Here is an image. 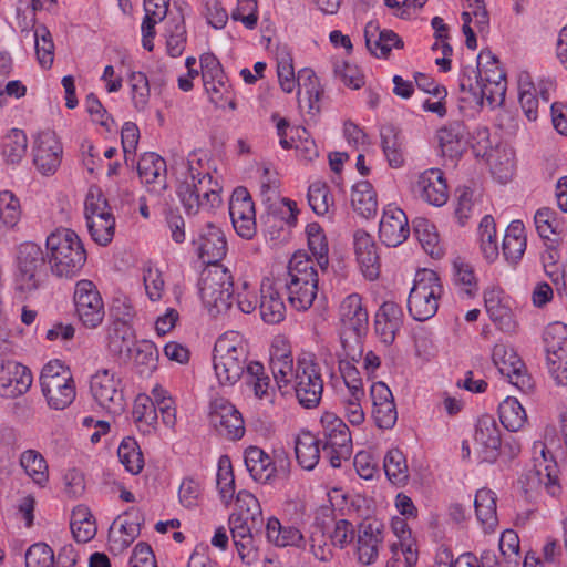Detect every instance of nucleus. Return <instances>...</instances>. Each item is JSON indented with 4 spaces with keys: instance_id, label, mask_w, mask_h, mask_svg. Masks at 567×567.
Listing matches in <instances>:
<instances>
[{
    "instance_id": "1",
    "label": "nucleus",
    "mask_w": 567,
    "mask_h": 567,
    "mask_svg": "<svg viewBox=\"0 0 567 567\" xmlns=\"http://www.w3.org/2000/svg\"><path fill=\"white\" fill-rule=\"evenodd\" d=\"M237 511L229 517V528L234 545L241 561L252 565L259 554L255 535L260 533L264 518L258 499L247 491H240L236 497Z\"/></svg>"
},
{
    "instance_id": "2",
    "label": "nucleus",
    "mask_w": 567,
    "mask_h": 567,
    "mask_svg": "<svg viewBox=\"0 0 567 567\" xmlns=\"http://www.w3.org/2000/svg\"><path fill=\"white\" fill-rule=\"evenodd\" d=\"M287 292L289 305L298 310H308L318 292V272L315 262L305 252H296L288 262L287 272L277 279Z\"/></svg>"
},
{
    "instance_id": "3",
    "label": "nucleus",
    "mask_w": 567,
    "mask_h": 567,
    "mask_svg": "<svg viewBox=\"0 0 567 567\" xmlns=\"http://www.w3.org/2000/svg\"><path fill=\"white\" fill-rule=\"evenodd\" d=\"M248 346L237 331H227L215 342L213 365L215 375L223 386H231L247 375Z\"/></svg>"
},
{
    "instance_id": "4",
    "label": "nucleus",
    "mask_w": 567,
    "mask_h": 567,
    "mask_svg": "<svg viewBox=\"0 0 567 567\" xmlns=\"http://www.w3.org/2000/svg\"><path fill=\"white\" fill-rule=\"evenodd\" d=\"M49 265L58 277L75 276L86 261V251L75 231L60 228L47 238Z\"/></svg>"
},
{
    "instance_id": "5",
    "label": "nucleus",
    "mask_w": 567,
    "mask_h": 567,
    "mask_svg": "<svg viewBox=\"0 0 567 567\" xmlns=\"http://www.w3.org/2000/svg\"><path fill=\"white\" fill-rule=\"evenodd\" d=\"M341 343L346 355L353 361L363 358L362 338L369 329V315L359 293L347 296L339 306Z\"/></svg>"
},
{
    "instance_id": "6",
    "label": "nucleus",
    "mask_w": 567,
    "mask_h": 567,
    "mask_svg": "<svg viewBox=\"0 0 567 567\" xmlns=\"http://www.w3.org/2000/svg\"><path fill=\"white\" fill-rule=\"evenodd\" d=\"M442 295L443 287L436 272L430 269L419 270L408 297L410 316L417 321L431 319L437 312Z\"/></svg>"
},
{
    "instance_id": "7",
    "label": "nucleus",
    "mask_w": 567,
    "mask_h": 567,
    "mask_svg": "<svg viewBox=\"0 0 567 567\" xmlns=\"http://www.w3.org/2000/svg\"><path fill=\"white\" fill-rule=\"evenodd\" d=\"M234 292L233 276L223 266L215 265L206 270L199 281L200 299L213 317L225 313L231 308Z\"/></svg>"
},
{
    "instance_id": "8",
    "label": "nucleus",
    "mask_w": 567,
    "mask_h": 567,
    "mask_svg": "<svg viewBox=\"0 0 567 567\" xmlns=\"http://www.w3.org/2000/svg\"><path fill=\"white\" fill-rule=\"evenodd\" d=\"M320 443L324 457L334 468L341 466L343 460H348L352 453V439L347 424L332 412H324L320 419Z\"/></svg>"
},
{
    "instance_id": "9",
    "label": "nucleus",
    "mask_w": 567,
    "mask_h": 567,
    "mask_svg": "<svg viewBox=\"0 0 567 567\" xmlns=\"http://www.w3.org/2000/svg\"><path fill=\"white\" fill-rule=\"evenodd\" d=\"M40 382L48 404L55 410L65 409L75 399L72 373L59 360L50 361L43 367Z\"/></svg>"
},
{
    "instance_id": "10",
    "label": "nucleus",
    "mask_w": 567,
    "mask_h": 567,
    "mask_svg": "<svg viewBox=\"0 0 567 567\" xmlns=\"http://www.w3.org/2000/svg\"><path fill=\"white\" fill-rule=\"evenodd\" d=\"M84 216L91 238L101 246H107L114 237L115 218L100 188L89 189L84 202Z\"/></svg>"
},
{
    "instance_id": "11",
    "label": "nucleus",
    "mask_w": 567,
    "mask_h": 567,
    "mask_svg": "<svg viewBox=\"0 0 567 567\" xmlns=\"http://www.w3.org/2000/svg\"><path fill=\"white\" fill-rule=\"evenodd\" d=\"M178 197L189 215H195L199 209H210L220 203L218 184L208 173L192 174L190 179L182 182L177 189Z\"/></svg>"
},
{
    "instance_id": "12",
    "label": "nucleus",
    "mask_w": 567,
    "mask_h": 567,
    "mask_svg": "<svg viewBox=\"0 0 567 567\" xmlns=\"http://www.w3.org/2000/svg\"><path fill=\"white\" fill-rule=\"evenodd\" d=\"M17 289L30 293L39 289L47 277L45 259L41 247L27 241L19 246L17 255Z\"/></svg>"
},
{
    "instance_id": "13",
    "label": "nucleus",
    "mask_w": 567,
    "mask_h": 567,
    "mask_svg": "<svg viewBox=\"0 0 567 567\" xmlns=\"http://www.w3.org/2000/svg\"><path fill=\"white\" fill-rule=\"evenodd\" d=\"M292 381L300 404L306 408L317 406L322 395L323 381L318 364L310 355L298 359Z\"/></svg>"
},
{
    "instance_id": "14",
    "label": "nucleus",
    "mask_w": 567,
    "mask_h": 567,
    "mask_svg": "<svg viewBox=\"0 0 567 567\" xmlns=\"http://www.w3.org/2000/svg\"><path fill=\"white\" fill-rule=\"evenodd\" d=\"M549 373L559 385H567V324H549L543 336Z\"/></svg>"
},
{
    "instance_id": "15",
    "label": "nucleus",
    "mask_w": 567,
    "mask_h": 567,
    "mask_svg": "<svg viewBox=\"0 0 567 567\" xmlns=\"http://www.w3.org/2000/svg\"><path fill=\"white\" fill-rule=\"evenodd\" d=\"M75 313L85 328L95 329L105 316L100 291L91 280H80L74 288Z\"/></svg>"
},
{
    "instance_id": "16",
    "label": "nucleus",
    "mask_w": 567,
    "mask_h": 567,
    "mask_svg": "<svg viewBox=\"0 0 567 567\" xmlns=\"http://www.w3.org/2000/svg\"><path fill=\"white\" fill-rule=\"evenodd\" d=\"M90 391L100 406L111 413H120L124 409V395L121 379L110 369L96 371L90 381Z\"/></svg>"
},
{
    "instance_id": "17",
    "label": "nucleus",
    "mask_w": 567,
    "mask_h": 567,
    "mask_svg": "<svg viewBox=\"0 0 567 567\" xmlns=\"http://www.w3.org/2000/svg\"><path fill=\"white\" fill-rule=\"evenodd\" d=\"M385 525L377 518H367L358 525L355 554L362 565L377 561L383 548Z\"/></svg>"
},
{
    "instance_id": "18",
    "label": "nucleus",
    "mask_w": 567,
    "mask_h": 567,
    "mask_svg": "<svg viewBox=\"0 0 567 567\" xmlns=\"http://www.w3.org/2000/svg\"><path fill=\"white\" fill-rule=\"evenodd\" d=\"M209 409V422L220 436L234 441L244 435V419L228 400L217 398L210 402Z\"/></svg>"
},
{
    "instance_id": "19",
    "label": "nucleus",
    "mask_w": 567,
    "mask_h": 567,
    "mask_svg": "<svg viewBox=\"0 0 567 567\" xmlns=\"http://www.w3.org/2000/svg\"><path fill=\"white\" fill-rule=\"evenodd\" d=\"M492 359L499 373L524 392L534 388L533 380L526 371L524 362L515 350L505 344H496L493 349Z\"/></svg>"
},
{
    "instance_id": "20",
    "label": "nucleus",
    "mask_w": 567,
    "mask_h": 567,
    "mask_svg": "<svg viewBox=\"0 0 567 567\" xmlns=\"http://www.w3.org/2000/svg\"><path fill=\"white\" fill-rule=\"evenodd\" d=\"M476 74L487 89L488 105L491 107L501 105L506 93L505 73L499 68L496 56L489 51L480 53Z\"/></svg>"
},
{
    "instance_id": "21",
    "label": "nucleus",
    "mask_w": 567,
    "mask_h": 567,
    "mask_svg": "<svg viewBox=\"0 0 567 567\" xmlns=\"http://www.w3.org/2000/svg\"><path fill=\"white\" fill-rule=\"evenodd\" d=\"M229 214L237 234L243 238H251L256 233L255 204L245 187H237L229 202Z\"/></svg>"
},
{
    "instance_id": "22",
    "label": "nucleus",
    "mask_w": 567,
    "mask_h": 567,
    "mask_svg": "<svg viewBox=\"0 0 567 567\" xmlns=\"http://www.w3.org/2000/svg\"><path fill=\"white\" fill-rule=\"evenodd\" d=\"M63 147L56 134L47 130L38 134L33 147V163L45 176L53 175L61 164Z\"/></svg>"
},
{
    "instance_id": "23",
    "label": "nucleus",
    "mask_w": 567,
    "mask_h": 567,
    "mask_svg": "<svg viewBox=\"0 0 567 567\" xmlns=\"http://www.w3.org/2000/svg\"><path fill=\"white\" fill-rule=\"evenodd\" d=\"M412 192L435 207L443 206L449 199L446 178L439 168H429L420 173L412 184Z\"/></svg>"
},
{
    "instance_id": "24",
    "label": "nucleus",
    "mask_w": 567,
    "mask_h": 567,
    "mask_svg": "<svg viewBox=\"0 0 567 567\" xmlns=\"http://www.w3.org/2000/svg\"><path fill=\"white\" fill-rule=\"evenodd\" d=\"M410 234L405 213L393 205H388L379 225V238L388 247H398Z\"/></svg>"
},
{
    "instance_id": "25",
    "label": "nucleus",
    "mask_w": 567,
    "mask_h": 567,
    "mask_svg": "<svg viewBox=\"0 0 567 567\" xmlns=\"http://www.w3.org/2000/svg\"><path fill=\"white\" fill-rule=\"evenodd\" d=\"M194 245L197 248L199 259L207 265L217 264L227 252V241L223 230L210 223L206 225L199 237L194 240Z\"/></svg>"
},
{
    "instance_id": "26",
    "label": "nucleus",
    "mask_w": 567,
    "mask_h": 567,
    "mask_svg": "<svg viewBox=\"0 0 567 567\" xmlns=\"http://www.w3.org/2000/svg\"><path fill=\"white\" fill-rule=\"evenodd\" d=\"M534 468L545 472L546 493L551 497L561 494V485L559 483V468L557 462L550 452L546 442L536 441L533 444Z\"/></svg>"
},
{
    "instance_id": "27",
    "label": "nucleus",
    "mask_w": 567,
    "mask_h": 567,
    "mask_svg": "<svg viewBox=\"0 0 567 567\" xmlns=\"http://www.w3.org/2000/svg\"><path fill=\"white\" fill-rule=\"evenodd\" d=\"M280 289L277 280L266 278L261 281L259 310L262 320L267 323H279L285 319L286 305Z\"/></svg>"
},
{
    "instance_id": "28",
    "label": "nucleus",
    "mask_w": 567,
    "mask_h": 567,
    "mask_svg": "<svg viewBox=\"0 0 567 567\" xmlns=\"http://www.w3.org/2000/svg\"><path fill=\"white\" fill-rule=\"evenodd\" d=\"M141 181L151 192L162 193L166 189V162L156 153H145L137 163Z\"/></svg>"
},
{
    "instance_id": "29",
    "label": "nucleus",
    "mask_w": 567,
    "mask_h": 567,
    "mask_svg": "<svg viewBox=\"0 0 567 567\" xmlns=\"http://www.w3.org/2000/svg\"><path fill=\"white\" fill-rule=\"evenodd\" d=\"M354 254L365 278L373 280L379 276L380 258L375 243L370 234L359 229L353 235Z\"/></svg>"
},
{
    "instance_id": "30",
    "label": "nucleus",
    "mask_w": 567,
    "mask_h": 567,
    "mask_svg": "<svg viewBox=\"0 0 567 567\" xmlns=\"http://www.w3.org/2000/svg\"><path fill=\"white\" fill-rule=\"evenodd\" d=\"M270 369L279 389L292 382L296 368H293L291 351L284 340H278L271 346Z\"/></svg>"
},
{
    "instance_id": "31",
    "label": "nucleus",
    "mask_w": 567,
    "mask_h": 567,
    "mask_svg": "<svg viewBox=\"0 0 567 567\" xmlns=\"http://www.w3.org/2000/svg\"><path fill=\"white\" fill-rule=\"evenodd\" d=\"M364 39L368 50L378 58H385L393 48L403 47V41L395 32L386 29L381 30L375 21L367 23Z\"/></svg>"
},
{
    "instance_id": "32",
    "label": "nucleus",
    "mask_w": 567,
    "mask_h": 567,
    "mask_svg": "<svg viewBox=\"0 0 567 567\" xmlns=\"http://www.w3.org/2000/svg\"><path fill=\"white\" fill-rule=\"evenodd\" d=\"M32 384V374L30 370L16 362L8 361L0 369V385L6 389V394L19 396L25 393Z\"/></svg>"
},
{
    "instance_id": "33",
    "label": "nucleus",
    "mask_w": 567,
    "mask_h": 567,
    "mask_svg": "<svg viewBox=\"0 0 567 567\" xmlns=\"http://www.w3.org/2000/svg\"><path fill=\"white\" fill-rule=\"evenodd\" d=\"M474 440L485 454L483 457L485 461H492L496 457L502 437L496 420L492 415L486 414L478 419Z\"/></svg>"
},
{
    "instance_id": "34",
    "label": "nucleus",
    "mask_w": 567,
    "mask_h": 567,
    "mask_svg": "<svg viewBox=\"0 0 567 567\" xmlns=\"http://www.w3.org/2000/svg\"><path fill=\"white\" fill-rule=\"evenodd\" d=\"M465 127L460 122H452L441 127L436 137L442 155L451 159L462 156L467 148Z\"/></svg>"
},
{
    "instance_id": "35",
    "label": "nucleus",
    "mask_w": 567,
    "mask_h": 567,
    "mask_svg": "<svg viewBox=\"0 0 567 567\" xmlns=\"http://www.w3.org/2000/svg\"><path fill=\"white\" fill-rule=\"evenodd\" d=\"M527 246L525 226L520 220H513L504 235L502 249L507 262L516 265L523 257Z\"/></svg>"
},
{
    "instance_id": "36",
    "label": "nucleus",
    "mask_w": 567,
    "mask_h": 567,
    "mask_svg": "<svg viewBox=\"0 0 567 567\" xmlns=\"http://www.w3.org/2000/svg\"><path fill=\"white\" fill-rule=\"evenodd\" d=\"M381 147L383 154L393 168L404 164V146L401 132L393 125H383L380 128Z\"/></svg>"
},
{
    "instance_id": "37",
    "label": "nucleus",
    "mask_w": 567,
    "mask_h": 567,
    "mask_svg": "<svg viewBox=\"0 0 567 567\" xmlns=\"http://www.w3.org/2000/svg\"><path fill=\"white\" fill-rule=\"evenodd\" d=\"M246 382L252 388L257 399L267 404L275 403L276 390L271 385L270 378L265 374V368L260 362L250 361L247 367Z\"/></svg>"
},
{
    "instance_id": "38",
    "label": "nucleus",
    "mask_w": 567,
    "mask_h": 567,
    "mask_svg": "<svg viewBox=\"0 0 567 567\" xmlns=\"http://www.w3.org/2000/svg\"><path fill=\"white\" fill-rule=\"evenodd\" d=\"M295 453L302 468L313 470L320 460V440L309 431L301 432L295 442Z\"/></svg>"
},
{
    "instance_id": "39",
    "label": "nucleus",
    "mask_w": 567,
    "mask_h": 567,
    "mask_svg": "<svg viewBox=\"0 0 567 567\" xmlns=\"http://www.w3.org/2000/svg\"><path fill=\"white\" fill-rule=\"evenodd\" d=\"M271 456L258 446L245 450V465L251 477L259 483L271 482Z\"/></svg>"
},
{
    "instance_id": "40",
    "label": "nucleus",
    "mask_w": 567,
    "mask_h": 567,
    "mask_svg": "<svg viewBox=\"0 0 567 567\" xmlns=\"http://www.w3.org/2000/svg\"><path fill=\"white\" fill-rule=\"evenodd\" d=\"M351 204L353 209L367 219L373 217L377 214V193L369 182L362 181L353 186Z\"/></svg>"
},
{
    "instance_id": "41",
    "label": "nucleus",
    "mask_w": 567,
    "mask_h": 567,
    "mask_svg": "<svg viewBox=\"0 0 567 567\" xmlns=\"http://www.w3.org/2000/svg\"><path fill=\"white\" fill-rule=\"evenodd\" d=\"M266 536L269 543L278 547L299 546L303 540V536L298 528L284 526L276 517L268 519Z\"/></svg>"
},
{
    "instance_id": "42",
    "label": "nucleus",
    "mask_w": 567,
    "mask_h": 567,
    "mask_svg": "<svg viewBox=\"0 0 567 567\" xmlns=\"http://www.w3.org/2000/svg\"><path fill=\"white\" fill-rule=\"evenodd\" d=\"M70 526L76 542L86 543L96 534V525L89 507L76 506L71 514Z\"/></svg>"
},
{
    "instance_id": "43",
    "label": "nucleus",
    "mask_w": 567,
    "mask_h": 567,
    "mask_svg": "<svg viewBox=\"0 0 567 567\" xmlns=\"http://www.w3.org/2000/svg\"><path fill=\"white\" fill-rule=\"evenodd\" d=\"M133 339L132 326L110 324L107 328V349L113 355L128 357Z\"/></svg>"
},
{
    "instance_id": "44",
    "label": "nucleus",
    "mask_w": 567,
    "mask_h": 567,
    "mask_svg": "<svg viewBox=\"0 0 567 567\" xmlns=\"http://www.w3.org/2000/svg\"><path fill=\"white\" fill-rule=\"evenodd\" d=\"M158 349L150 340L137 341L133 349V360L140 374L151 375L158 365Z\"/></svg>"
},
{
    "instance_id": "45",
    "label": "nucleus",
    "mask_w": 567,
    "mask_h": 567,
    "mask_svg": "<svg viewBox=\"0 0 567 567\" xmlns=\"http://www.w3.org/2000/svg\"><path fill=\"white\" fill-rule=\"evenodd\" d=\"M499 420L512 432L520 430L527 421L525 409L516 398H506L498 406Z\"/></svg>"
},
{
    "instance_id": "46",
    "label": "nucleus",
    "mask_w": 567,
    "mask_h": 567,
    "mask_svg": "<svg viewBox=\"0 0 567 567\" xmlns=\"http://www.w3.org/2000/svg\"><path fill=\"white\" fill-rule=\"evenodd\" d=\"M478 237L481 251L484 258L488 262H493L497 259L499 251L496 238V225L491 215H486L482 218L478 225Z\"/></svg>"
},
{
    "instance_id": "47",
    "label": "nucleus",
    "mask_w": 567,
    "mask_h": 567,
    "mask_svg": "<svg viewBox=\"0 0 567 567\" xmlns=\"http://www.w3.org/2000/svg\"><path fill=\"white\" fill-rule=\"evenodd\" d=\"M474 506L477 519L488 528L497 524L496 495L488 488H481L476 492Z\"/></svg>"
},
{
    "instance_id": "48",
    "label": "nucleus",
    "mask_w": 567,
    "mask_h": 567,
    "mask_svg": "<svg viewBox=\"0 0 567 567\" xmlns=\"http://www.w3.org/2000/svg\"><path fill=\"white\" fill-rule=\"evenodd\" d=\"M453 281L461 293L467 298H473L478 291V281L474 268L468 262L456 259L453 262Z\"/></svg>"
},
{
    "instance_id": "49",
    "label": "nucleus",
    "mask_w": 567,
    "mask_h": 567,
    "mask_svg": "<svg viewBox=\"0 0 567 567\" xmlns=\"http://www.w3.org/2000/svg\"><path fill=\"white\" fill-rule=\"evenodd\" d=\"M308 247L317 259L319 267L324 270L329 265V246L323 229L318 223H310L306 227Z\"/></svg>"
},
{
    "instance_id": "50",
    "label": "nucleus",
    "mask_w": 567,
    "mask_h": 567,
    "mask_svg": "<svg viewBox=\"0 0 567 567\" xmlns=\"http://www.w3.org/2000/svg\"><path fill=\"white\" fill-rule=\"evenodd\" d=\"M19 198L10 190L0 192V231L14 228L21 218Z\"/></svg>"
},
{
    "instance_id": "51",
    "label": "nucleus",
    "mask_w": 567,
    "mask_h": 567,
    "mask_svg": "<svg viewBox=\"0 0 567 567\" xmlns=\"http://www.w3.org/2000/svg\"><path fill=\"white\" fill-rule=\"evenodd\" d=\"M383 468L386 477L396 485L405 484L409 470L405 456L399 449H391L384 456Z\"/></svg>"
},
{
    "instance_id": "52",
    "label": "nucleus",
    "mask_w": 567,
    "mask_h": 567,
    "mask_svg": "<svg viewBox=\"0 0 567 567\" xmlns=\"http://www.w3.org/2000/svg\"><path fill=\"white\" fill-rule=\"evenodd\" d=\"M28 137L21 130H11L3 138L2 154L8 163L18 164L25 155Z\"/></svg>"
},
{
    "instance_id": "53",
    "label": "nucleus",
    "mask_w": 567,
    "mask_h": 567,
    "mask_svg": "<svg viewBox=\"0 0 567 567\" xmlns=\"http://www.w3.org/2000/svg\"><path fill=\"white\" fill-rule=\"evenodd\" d=\"M20 465L28 476L39 485L48 481V465L44 457L35 450H27L20 456Z\"/></svg>"
},
{
    "instance_id": "54",
    "label": "nucleus",
    "mask_w": 567,
    "mask_h": 567,
    "mask_svg": "<svg viewBox=\"0 0 567 567\" xmlns=\"http://www.w3.org/2000/svg\"><path fill=\"white\" fill-rule=\"evenodd\" d=\"M35 54L43 69H50L54 59V43L49 29L41 24L33 31Z\"/></svg>"
},
{
    "instance_id": "55",
    "label": "nucleus",
    "mask_w": 567,
    "mask_h": 567,
    "mask_svg": "<svg viewBox=\"0 0 567 567\" xmlns=\"http://www.w3.org/2000/svg\"><path fill=\"white\" fill-rule=\"evenodd\" d=\"M561 255L556 239L545 243V249L540 255V261L545 275L553 285L563 277V265H560Z\"/></svg>"
},
{
    "instance_id": "56",
    "label": "nucleus",
    "mask_w": 567,
    "mask_h": 567,
    "mask_svg": "<svg viewBox=\"0 0 567 567\" xmlns=\"http://www.w3.org/2000/svg\"><path fill=\"white\" fill-rule=\"evenodd\" d=\"M216 482L221 501L226 505L229 504L235 495V478L231 462L227 455L220 456L218 461Z\"/></svg>"
},
{
    "instance_id": "57",
    "label": "nucleus",
    "mask_w": 567,
    "mask_h": 567,
    "mask_svg": "<svg viewBox=\"0 0 567 567\" xmlns=\"http://www.w3.org/2000/svg\"><path fill=\"white\" fill-rule=\"evenodd\" d=\"M117 455L121 463L132 474H138L143 466V454L134 439L127 437L118 446Z\"/></svg>"
},
{
    "instance_id": "58",
    "label": "nucleus",
    "mask_w": 567,
    "mask_h": 567,
    "mask_svg": "<svg viewBox=\"0 0 567 567\" xmlns=\"http://www.w3.org/2000/svg\"><path fill=\"white\" fill-rule=\"evenodd\" d=\"M460 91L462 93L461 100L466 103H475L477 105H483L484 101L488 103V93L487 89L477 78L475 73L474 78L471 75H463L460 81Z\"/></svg>"
},
{
    "instance_id": "59",
    "label": "nucleus",
    "mask_w": 567,
    "mask_h": 567,
    "mask_svg": "<svg viewBox=\"0 0 567 567\" xmlns=\"http://www.w3.org/2000/svg\"><path fill=\"white\" fill-rule=\"evenodd\" d=\"M308 203L318 216L328 215L333 207V197L329 187L320 182L311 184L308 189Z\"/></svg>"
},
{
    "instance_id": "60",
    "label": "nucleus",
    "mask_w": 567,
    "mask_h": 567,
    "mask_svg": "<svg viewBox=\"0 0 567 567\" xmlns=\"http://www.w3.org/2000/svg\"><path fill=\"white\" fill-rule=\"evenodd\" d=\"M132 103L137 111H144L150 100V82L143 72H132L128 76Z\"/></svg>"
},
{
    "instance_id": "61",
    "label": "nucleus",
    "mask_w": 567,
    "mask_h": 567,
    "mask_svg": "<svg viewBox=\"0 0 567 567\" xmlns=\"http://www.w3.org/2000/svg\"><path fill=\"white\" fill-rule=\"evenodd\" d=\"M534 220L539 236L544 239L553 240L550 235H559L561 233V224L557 219V213L548 207L538 209Z\"/></svg>"
},
{
    "instance_id": "62",
    "label": "nucleus",
    "mask_w": 567,
    "mask_h": 567,
    "mask_svg": "<svg viewBox=\"0 0 567 567\" xmlns=\"http://www.w3.org/2000/svg\"><path fill=\"white\" fill-rule=\"evenodd\" d=\"M392 557L389 567H414L419 559L417 549L415 544L409 543H393L391 545Z\"/></svg>"
},
{
    "instance_id": "63",
    "label": "nucleus",
    "mask_w": 567,
    "mask_h": 567,
    "mask_svg": "<svg viewBox=\"0 0 567 567\" xmlns=\"http://www.w3.org/2000/svg\"><path fill=\"white\" fill-rule=\"evenodd\" d=\"M413 229L423 249L427 254L434 255L439 244V235L435 230V226L425 218H416L413 221Z\"/></svg>"
},
{
    "instance_id": "64",
    "label": "nucleus",
    "mask_w": 567,
    "mask_h": 567,
    "mask_svg": "<svg viewBox=\"0 0 567 567\" xmlns=\"http://www.w3.org/2000/svg\"><path fill=\"white\" fill-rule=\"evenodd\" d=\"M484 302L486 312L488 313L492 321L497 323L502 329L509 324V309L501 303L499 295L496 290L492 289L485 291Z\"/></svg>"
}]
</instances>
